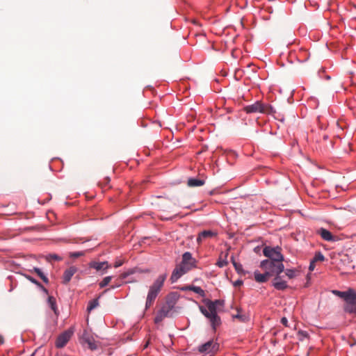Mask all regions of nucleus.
<instances>
[{"label": "nucleus", "instance_id": "a19ab883", "mask_svg": "<svg viewBox=\"0 0 356 356\" xmlns=\"http://www.w3.org/2000/svg\"><path fill=\"white\" fill-rule=\"evenodd\" d=\"M4 343V338L2 335L0 334V344H3Z\"/></svg>", "mask_w": 356, "mask_h": 356}, {"label": "nucleus", "instance_id": "c85d7f7f", "mask_svg": "<svg viewBox=\"0 0 356 356\" xmlns=\"http://www.w3.org/2000/svg\"><path fill=\"white\" fill-rule=\"evenodd\" d=\"M286 275L289 277V279H292L296 277V271L292 269H286L285 271Z\"/></svg>", "mask_w": 356, "mask_h": 356}, {"label": "nucleus", "instance_id": "393cba45", "mask_svg": "<svg viewBox=\"0 0 356 356\" xmlns=\"http://www.w3.org/2000/svg\"><path fill=\"white\" fill-rule=\"evenodd\" d=\"M98 305H99V301H98L97 298L94 299V300L90 301L89 304H88V306L87 307L88 312H90V311H92V309L96 308Z\"/></svg>", "mask_w": 356, "mask_h": 356}, {"label": "nucleus", "instance_id": "c756f323", "mask_svg": "<svg viewBox=\"0 0 356 356\" xmlns=\"http://www.w3.org/2000/svg\"><path fill=\"white\" fill-rule=\"evenodd\" d=\"M83 255H84L83 252H70L69 256L70 258L76 259V258H78Z\"/></svg>", "mask_w": 356, "mask_h": 356}, {"label": "nucleus", "instance_id": "4be33fe9", "mask_svg": "<svg viewBox=\"0 0 356 356\" xmlns=\"http://www.w3.org/2000/svg\"><path fill=\"white\" fill-rule=\"evenodd\" d=\"M233 318H237L241 322H246L248 318L245 314H241V309H237V314L232 315Z\"/></svg>", "mask_w": 356, "mask_h": 356}, {"label": "nucleus", "instance_id": "412c9836", "mask_svg": "<svg viewBox=\"0 0 356 356\" xmlns=\"http://www.w3.org/2000/svg\"><path fill=\"white\" fill-rule=\"evenodd\" d=\"M48 304L55 314H58V309L56 307V302L55 298L53 296H49L48 298Z\"/></svg>", "mask_w": 356, "mask_h": 356}, {"label": "nucleus", "instance_id": "9b49d317", "mask_svg": "<svg viewBox=\"0 0 356 356\" xmlns=\"http://www.w3.org/2000/svg\"><path fill=\"white\" fill-rule=\"evenodd\" d=\"M188 271V268H186L182 265H177L175 268L173 270L170 280L172 282H175L179 278H180L184 274Z\"/></svg>", "mask_w": 356, "mask_h": 356}, {"label": "nucleus", "instance_id": "f257e3e1", "mask_svg": "<svg viewBox=\"0 0 356 356\" xmlns=\"http://www.w3.org/2000/svg\"><path fill=\"white\" fill-rule=\"evenodd\" d=\"M206 307L200 306V310L202 314L207 318L211 323L213 330L221 324V320L218 315V308L223 307L224 301L221 300H216L214 301L207 300L205 301Z\"/></svg>", "mask_w": 356, "mask_h": 356}, {"label": "nucleus", "instance_id": "6ab92c4d", "mask_svg": "<svg viewBox=\"0 0 356 356\" xmlns=\"http://www.w3.org/2000/svg\"><path fill=\"white\" fill-rule=\"evenodd\" d=\"M269 277L270 276H268V274H267L266 271H265V273L263 274L259 273L258 271L254 272V280L257 282H259V283L266 282Z\"/></svg>", "mask_w": 356, "mask_h": 356}, {"label": "nucleus", "instance_id": "7ed1b4c3", "mask_svg": "<svg viewBox=\"0 0 356 356\" xmlns=\"http://www.w3.org/2000/svg\"><path fill=\"white\" fill-rule=\"evenodd\" d=\"M166 277V274L159 275L158 278L155 280L154 284L149 287V290L147 296L145 303L146 309L149 308L154 302L156 296H158L159 291L161 289V287L163 285V282L165 280Z\"/></svg>", "mask_w": 356, "mask_h": 356}, {"label": "nucleus", "instance_id": "0eeeda50", "mask_svg": "<svg viewBox=\"0 0 356 356\" xmlns=\"http://www.w3.org/2000/svg\"><path fill=\"white\" fill-rule=\"evenodd\" d=\"M218 348L219 344L212 339L200 345L198 347V351L200 353H204L205 355H209V356H211L217 353Z\"/></svg>", "mask_w": 356, "mask_h": 356}, {"label": "nucleus", "instance_id": "f8f14e48", "mask_svg": "<svg viewBox=\"0 0 356 356\" xmlns=\"http://www.w3.org/2000/svg\"><path fill=\"white\" fill-rule=\"evenodd\" d=\"M78 268L75 266H70L66 269L63 275V283L67 284L71 280L72 276L77 272Z\"/></svg>", "mask_w": 356, "mask_h": 356}, {"label": "nucleus", "instance_id": "9d476101", "mask_svg": "<svg viewBox=\"0 0 356 356\" xmlns=\"http://www.w3.org/2000/svg\"><path fill=\"white\" fill-rule=\"evenodd\" d=\"M188 271V268H186L182 265H177L175 268L173 270L170 280L172 282H175L179 278H180L184 274Z\"/></svg>", "mask_w": 356, "mask_h": 356}, {"label": "nucleus", "instance_id": "423d86ee", "mask_svg": "<svg viewBox=\"0 0 356 356\" xmlns=\"http://www.w3.org/2000/svg\"><path fill=\"white\" fill-rule=\"evenodd\" d=\"M280 247L271 248L266 246L263 250L264 255L268 258V260L282 262L284 257L280 252Z\"/></svg>", "mask_w": 356, "mask_h": 356}, {"label": "nucleus", "instance_id": "79ce46f5", "mask_svg": "<svg viewBox=\"0 0 356 356\" xmlns=\"http://www.w3.org/2000/svg\"><path fill=\"white\" fill-rule=\"evenodd\" d=\"M232 264H234V263H236L234 259V257H232Z\"/></svg>", "mask_w": 356, "mask_h": 356}, {"label": "nucleus", "instance_id": "39448f33", "mask_svg": "<svg viewBox=\"0 0 356 356\" xmlns=\"http://www.w3.org/2000/svg\"><path fill=\"white\" fill-rule=\"evenodd\" d=\"M247 113H261L264 114H274L275 111L269 104H264L259 101L255 102L251 105H248L243 108Z\"/></svg>", "mask_w": 356, "mask_h": 356}, {"label": "nucleus", "instance_id": "ddd939ff", "mask_svg": "<svg viewBox=\"0 0 356 356\" xmlns=\"http://www.w3.org/2000/svg\"><path fill=\"white\" fill-rule=\"evenodd\" d=\"M273 285L277 290H284L288 287L286 282L282 280L280 274L275 275L273 282Z\"/></svg>", "mask_w": 356, "mask_h": 356}, {"label": "nucleus", "instance_id": "2eb2a0df", "mask_svg": "<svg viewBox=\"0 0 356 356\" xmlns=\"http://www.w3.org/2000/svg\"><path fill=\"white\" fill-rule=\"evenodd\" d=\"M217 234L211 230H204L199 233L198 236L197 238V242L198 243H202L203 241L213 238L216 236Z\"/></svg>", "mask_w": 356, "mask_h": 356}, {"label": "nucleus", "instance_id": "58836bf2", "mask_svg": "<svg viewBox=\"0 0 356 356\" xmlns=\"http://www.w3.org/2000/svg\"><path fill=\"white\" fill-rule=\"evenodd\" d=\"M38 287H40L44 293H45L46 294H48L47 289L46 288H44L42 284H40V286H39Z\"/></svg>", "mask_w": 356, "mask_h": 356}, {"label": "nucleus", "instance_id": "6e6552de", "mask_svg": "<svg viewBox=\"0 0 356 356\" xmlns=\"http://www.w3.org/2000/svg\"><path fill=\"white\" fill-rule=\"evenodd\" d=\"M73 333H74V331L72 329H69V330L63 332L62 334H60L58 337V338L56 341V348H63L67 344V343L70 341Z\"/></svg>", "mask_w": 356, "mask_h": 356}, {"label": "nucleus", "instance_id": "f3484780", "mask_svg": "<svg viewBox=\"0 0 356 356\" xmlns=\"http://www.w3.org/2000/svg\"><path fill=\"white\" fill-rule=\"evenodd\" d=\"M175 302L172 300H167L166 302L162 306L159 310L162 314H165V316H168L170 312L174 307Z\"/></svg>", "mask_w": 356, "mask_h": 356}, {"label": "nucleus", "instance_id": "c03bdc74", "mask_svg": "<svg viewBox=\"0 0 356 356\" xmlns=\"http://www.w3.org/2000/svg\"><path fill=\"white\" fill-rule=\"evenodd\" d=\"M115 287H116V286H111V289H115Z\"/></svg>", "mask_w": 356, "mask_h": 356}, {"label": "nucleus", "instance_id": "b1692460", "mask_svg": "<svg viewBox=\"0 0 356 356\" xmlns=\"http://www.w3.org/2000/svg\"><path fill=\"white\" fill-rule=\"evenodd\" d=\"M33 271L37 273V275L42 280V281L45 283L49 282V280L47 276L42 272V270L37 267L33 268Z\"/></svg>", "mask_w": 356, "mask_h": 356}, {"label": "nucleus", "instance_id": "1a4fd4ad", "mask_svg": "<svg viewBox=\"0 0 356 356\" xmlns=\"http://www.w3.org/2000/svg\"><path fill=\"white\" fill-rule=\"evenodd\" d=\"M196 260L192 257L191 253L186 252L182 255V261L180 264L186 268H188V271L195 266Z\"/></svg>", "mask_w": 356, "mask_h": 356}, {"label": "nucleus", "instance_id": "a878e982", "mask_svg": "<svg viewBox=\"0 0 356 356\" xmlns=\"http://www.w3.org/2000/svg\"><path fill=\"white\" fill-rule=\"evenodd\" d=\"M111 280H112V276L105 277L102 280V281L99 283L100 288H104L106 286H107L111 282Z\"/></svg>", "mask_w": 356, "mask_h": 356}, {"label": "nucleus", "instance_id": "c9c22d12", "mask_svg": "<svg viewBox=\"0 0 356 356\" xmlns=\"http://www.w3.org/2000/svg\"><path fill=\"white\" fill-rule=\"evenodd\" d=\"M123 264V262L122 261H117L115 262L114 264V267L115 268H118L120 267V266H122Z\"/></svg>", "mask_w": 356, "mask_h": 356}, {"label": "nucleus", "instance_id": "20e7f679", "mask_svg": "<svg viewBox=\"0 0 356 356\" xmlns=\"http://www.w3.org/2000/svg\"><path fill=\"white\" fill-rule=\"evenodd\" d=\"M260 267L267 272L268 276H275L280 275L284 270L282 262L271 260H264L261 262Z\"/></svg>", "mask_w": 356, "mask_h": 356}, {"label": "nucleus", "instance_id": "a18cd8bd", "mask_svg": "<svg viewBox=\"0 0 356 356\" xmlns=\"http://www.w3.org/2000/svg\"><path fill=\"white\" fill-rule=\"evenodd\" d=\"M109 289H105V291L103 292V293H106V291H108Z\"/></svg>", "mask_w": 356, "mask_h": 356}, {"label": "nucleus", "instance_id": "4468645a", "mask_svg": "<svg viewBox=\"0 0 356 356\" xmlns=\"http://www.w3.org/2000/svg\"><path fill=\"white\" fill-rule=\"evenodd\" d=\"M316 233L319 234L321 238L326 241H334L335 237L332 234L326 229L320 228L316 230Z\"/></svg>", "mask_w": 356, "mask_h": 356}, {"label": "nucleus", "instance_id": "a211bd4d", "mask_svg": "<svg viewBox=\"0 0 356 356\" xmlns=\"http://www.w3.org/2000/svg\"><path fill=\"white\" fill-rule=\"evenodd\" d=\"M90 267L96 269L97 270H106L108 269L110 266L108 265L107 261H103V262H92L90 264Z\"/></svg>", "mask_w": 356, "mask_h": 356}, {"label": "nucleus", "instance_id": "f03ea898", "mask_svg": "<svg viewBox=\"0 0 356 356\" xmlns=\"http://www.w3.org/2000/svg\"><path fill=\"white\" fill-rule=\"evenodd\" d=\"M332 293L345 301L343 309L346 312L356 314V292L354 289H349L346 291L334 290Z\"/></svg>", "mask_w": 356, "mask_h": 356}, {"label": "nucleus", "instance_id": "cd10ccee", "mask_svg": "<svg viewBox=\"0 0 356 356\" xmlns=\"http://www.w3.org/2000/svg\"><path fill=\"white\" fill-rule=\"evenodd\" d=\"M165 317L166 316H165V314H163L161 312L158 311L156 316H155V318H154V322L156 323H159L161 322Z\"/></svg>", "mask_w": 356, "mask_h": 356}, {"label": "nucleus", "instance_id": "aec40b11", "mask_svg": "<svg viewBox=\"0 0 356 356\" xmlns=\"http://www.w3.org/2000/svg\"><path fill=\"white\" fill-rule=\"evenodd\" d=\"M187 184L190 187L201 186L204 184V181L196 178H190L187 181Z\"/></svg>", "mask_w": 356, "mask_h": 356}, {"label": "nucleus", "instance_id": "5701e85b", "mask_svg": "<svg viewBox=\"0 0 356 356\" xmlns=\"http://www.w3.org/2000/svg\"><path fill=\"white\" fill-rule=\"evenodd\" d=\"M187 289L191 291H193V292L197 293L198 295H200L201 296H204V294H205L204 291L200 286H188Z\"/></svg>", "mask_w": 356, "mask_h": 356}, {"label": "nucleus", "instance_id": "473e14b6", "mask_svg": "<svg viewBox=\"0 0 356 356\" xmlns=\"http://www.w3.org/2000/svg\"><path fill=\"white\" fill-rule=\"evenodd\" d=\"M234 266L238 273H240L243 270L242 265L240 264L234 263Z\"/></svg>", "mask_w": 356, "mask_h": 356}, {"label": "nucleus", "instance_id": "2f4dec72", "mask_svg": "<svg viewBox=\"0 0 356 356\" xmlns=\"http://www.w3.org/2000/svg\"><path fill=\"white\" fill-rule=\"evenodd\" d=\"M298 334L300 340H303L304 338H307L308 337V334L305 331H299Z\"/></svg>", "mask_w": 356, "mask_h": 356}, {"label": "nucleus", "instance_id": "ea45409f", "mask_svg": "<svg viewBox=\"0 0 356 356\" xmlns=\"http://www.w3.org/2000/svg\"><path fill=\"white\" fill-rule=\"evenodd\" d=\"M226 264H227V262H226V261H218V266H220V267H223V266H224L225 265H226Z\"/></svg>", "mask_w": 356, "mask_h": 356}, {"label": "nucleus", "instance_id": "e433bc0d", "mask_svg": "<svg viewBox=\"0 0 356 356\" xmlns=\"http://www.w3.org/2000/svg\"><path fill=\"white\" fill-rule=\"evenodd\" d=\"M315 264V262L313 260H312V261L310 263V265H309V270L312 271V270H313L314 269V267H315V264Z\"/></svg>", "mask_w": 356, "mask_h": 356}, {"label": "nucleus", "instance_id": "f704fd0d", "mask_svg": "<svg viewBox=\"0 0 356 356\" xmlns=\"http://www.w3.org/2000/svg\"><path fill=\"white\" fill-rule=\"evenodd\" d=\"M281 323H282L284 325H285L286 327H287V326H288V320H287V318H286V317H283V318H282V319H281Z\"/></svg>", "mask_w": 356, "mask_h": 356}, {"label": "nucleus", "instance_id": "37998d69", "mask_svg": "<svg viewBox=\"0 0 356 356\" xmlns=\"http://www.w3.org/2000/svg\"><path fill=\"white\" fill-rule=\"evenodd\" d=\"M232 264H234V263H236L234 259V257H232Z\"/></svg>", "mask_w": 356, "mask_h": 356}, {"label": "nucleus", "instance_id": "bb28decb", "mask_svg": "<svg viewBox=\"0 0 356 356\" xmlns=\"http://www.w3.org/2000/svg\"><path fill=\"white\" fill-rule=\"evenodd\" d=\"M312 260L314 262L323 261L325 260V257L321 252H318L315 254V256Z\"/></svg>", "mask_w": 356, "mask_h": 356}, {"label": "nucleus", "instance_id": "49530a36", "mask_svg": "<svg viewBox=\"0 0 356 356\" xmlns=\"http://www.w3.org/2000/svg\"><path fill=\"white\" fill-rule=\"evenodd\" d=\"M35 355V353H32L31 356H34Z\"/></svg>", "mask_w": 356, "mask_h": 356}, {"label": "nucleus", "instance_id": "4c0bfd02", "mask_svg": "<svg viewBox=\"0 0 356 356\" xmlns=\"http://www.w3.org/2000/svg\"><path fill=\"white\" fill-rule=\"evenodd\" d=\"M242 284H243V281H241V280H236V281L234 282V285L235 286H241Z\"/></svg>", "mask_w": 356, "mask_h": 356}, {"label": "nucleus", "instance_id": "72a5a7b5", "mask_svg": "<svg viewBox=\"0 0 356 356\" xmlns=\"http://www.w3.org/2000/svg\"><path fill=\"white\" fill-rule=\"evenodd\" d=\"M32 283H34L35 284H36L38 286H40V283L39 282H38L35 279L33 278L31 276H27L26 277Z\"/></svg>", "mask_w": 356, "mask_h": 356}, {"label": "nucleus", "instance_id": "dca6fc26", "mask_svg": "<svg viewBox=\"0 0 356 356\" xmlns=\"http://www.w3.org/2000/svg\"><path fill=\"white\" fill-rule=\"evenodd\" d=\"M83 340L86 343L88 344V348L90 350H94L97 349L98 346L95 341L92 337L89 336V334H88L86 332H85L83 334Z\"/></svg>", "mask_w": 356, "mask_h": 356}, {"label": "nucleus", "instance_id": "7c9ffc66", "mask_svg": "<svg viewBox=\"0 0 356 356\" xmlns=\"http://www.w3.org/2000/svg\"><path fill=\"white\" fill-rule=\"evenodd\" d=\"M47 259L49 261H51V260L60 261V260H62V258L56 254H50L47 257Z\"/></svg>", "mask_w": 356, "mask_h": 356}]
</instances>
